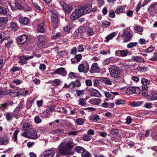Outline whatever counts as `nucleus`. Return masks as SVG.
I'll return each mask as SVG.
<instances>
[{"label":"nucleus","mask_w":157,"mask_h":157,"mask_svg":"<svg viewBox=\"0 0 157 157\" xmlns=\"http://www.w3.org/2000/svg\"><path fill=\"white\" fill-rule=\"evenodd\" d=\"M75 146V144L71 140L67 142H61L58 147L59 152L61 155H65L72 154L73 152L71 149Z\"/></svg>","instance_id":"obj_1"},{"label":"nucleus","mask_w":157,"mask_h":157,"mask_svg":"<svg viewBox=\"0 0 157 157\" xmlns=\"http://www.w3.org/2000/svg\"><path fill=\"white\" fill-rule=\"evenodd\" d=\"M109 70L111 77L116 79L119 82H124L122 71L119 67L112 66L109 68Z\"/></svg>","instance_id":"obj_2"},{"label":"nucleus","mask_w":157,"mask_h":157,"mask_svg":"<svg viewBox=\"0 0 157 157\" xmlns=\"http://www.w3.org/2000/svg\"><path fill=\"white\" fill-rule=\"evenodd\" d=\"M82 6L75 9V10L71 15L70 18L72 20H75L79 17L84 15Z\"/></svg>","instance_id":"obj_3"},{"label":"nucleus","mask_w":157,"mask_h":157,"mask_svg":"<svg viewBox=\"0 0 157 157\" xmlns=\"http://www.w3.org/2000/svg\"><path fill=\"white\" fill-rule=\"evenodd\" d=\"M17 41L19 44L26 45L29 42V37L27 35H22L17 38Z\"/></svg>","instance_id":"obj_4"},{"label":"nucleus","mask_w":157,"mask_h":157,"mask_svg":"<svg viewBox=\"0 0 157 157\" xmlns=\"http://www.w3.org/2000/svg\"><path fill=\"white\" fill-rule=\"evenodd\" d=\"M55 153V148L48 149L44 151L40 157H53Z\"/></svg>","instance_id":"obj_5"},{"label":"nucleus","mask_w":157,"mask_h":157,"mask_svg":"<svg viewBox=\"0 0 157 157\" xmlns=\"http://www.w3.org/2000/svg\"><path fill=\"white\" fill-rule=\"evenodd\" d=\"M127 94H131L134 93L139 94L140 92V89L138 87H130L126 88L125 90Z\"/></svg>","instance_id":"obj_6"},{"label":"nucleus","mask_w":157,"mask_h":157,"mask_svg":"<svg viewBox=\"0 0 157 157\" xmlns=\"http://www.w3.org/2000/svg\"><path fill=\"white\" fill-rule=\"evenodd\" d=\"M51 21L52 27L56 29L58 24V16L57 13H52L51 16Z\"/></svg>","instance_id":"obj_7"},{"label":"nucleus","mask_w":157,"mask_h":157,"mask_svg":"<svg viewBox=\"0 0 157 157\" xmlns=\"http://www.w3.org/2000/svg\"><path fill=\"white\" fill-rule=\"evenodd\" d=\"M157 11V4H151L148 8V12L151 16H154Z\"/></svg>","instance_id":"obj_8"},{"label":"nucleus","mask_w":157,"mask_h":157,"mask_svg":"<svg viewBox=\"0 0 157 157\" xmlns=\"http://www.w3.org/2000/svg\"><path fill=\"white\" fill-rule=\"evenodd\" d=\"M123 36V39L125 42H128L132 39V35L127 30L124 31Z\"/></svg>","instance_id":"obj_9"},{"label":"nucleus","mask_w":157,"mask_h":157,"mask_svg":"<svg viewBox=\"0 0 157 157\" xmlns=\"http://www.w3.org/2000/svg\"><path fill=\"white\" fill-rule=\"evenodd\" d=\"M85 67L86 71H88L89 69V65L88 63H86L85 64L83 62L78 66V69L80 72H83L85 70Z\"/></svg>","instance_id":"obj_10"},{"label":"nucleus","mask_w":157,"mask_h":157,"mask_svg":"<svg viewBox=\"0 0 157 157\" xmlns=\"http://www.w3.org/2000/svg\"><path fill=\"white\" fill-rule=\"evenodd\" d=\"M10 139L6 135L0 137V145H6L9 143Z\"/></svg>","instance_id":"obj_11"},{"label":"nucleus","mask_w":157,"mask_h":157,"mask_svg":"<svg viewBox=\"0 0 157 157\" xmlns=\"http://www.w3.org/2000/svg\"><path fill=\"white\" fill-rule=\"evenodd\" d=\"M9 33L8 31H5L0 33V43L2 42L3 40L9 38Z\"/></svg>","instance_id":"obj_12"},{"label":"nucleus","mask_w":157,"mask_h":157,"mask_svg":"<svg viewBox=\"0 0 157 157\" xmlns=\"http://www.w3.org/2000/svg\"><path fill=\"white\" fill-rule=\"evenodd\" d=\"M36 41L39 46H42L44 44L45 41V37L42 35H40L36 38Z\"/></svg>","instance_id":"obj_13"},{"label":"nucleus","mask_w":157,"mask_h":157,"mask_svg":"<svg viewBox=\"0 0 157 157\" xmlns=\"http://www.w3.org/2000/svg\"><path fill=\"white\" fill-rule=\"evenodd\" d=\"M100 68L98 64L96 63H94L92 65L91 69L90 71V73H97L100 71Z\"/></svg>","instance_id":"obj_14"},{"label":"nucleus","mask_w":157,"mask_h":157,"mask_svg":"<svg viewBox=\"0 0 157 157\" xmlns=\"http://www.w3.org/2000/svg\"><path fill=\"white\" fill-rule=\"evenodd\" d=\"M19 21L20 23L24 25H27L29 23V19L25 17L20 16L19 18Z\"/></svg>","instance_id":"obj_15"},{"label":"nucleus","mask_w":157,"mask_h":157,"mask_svg":"<svg viewBox=\"0 0 157 157\" xmlns=\"http://www.w3.org/2000/svg\"><path fill=\"white\" fill-rule=\"evenodd\" d=\"M33 56H22L21 57L20 60L19 62V63L21 65H23L25 63V60H27L29 59H30L33 58Z\"/></svg>","instance_id":"obj_16"},{"label":"nucleus","mask_w":157,"mask_h":157,"mask_svg":"<svg viewBox=\"0 0 157 157\" xmlns=\"http://www.w3.org/2000/svg\"><path fill=\"white\" fill-rule=\"evenodd\" d=\"M100 81L102 83H104L107 85H111L112 84L111 79L108 78L104 77H101Z\"/></svg>","instance_id":"obj_17"},{"label":"nucleus","mask_w":157,"mask_h":157,"mask_svg":"<svg viewBox=\"0 0 157 157\" xmlns=\"http://www.w3.org/2000/svg\"><path fill=\"white\" fill-rule=\"evenodd\" d=\"M33 129V126L30 123L25 122L23 125L22 129L23 130L30 131Z\"/></svg>","instance_id":"obj_18"},{"label":"nucleus","mask_w":157,"mask_h":157,"mask_svg":"<svg viewBox=\"0 0 157 157\" xmlns=\"http://www.w3.org/2000/svg\"><path fill=\"white\" fill-rule=\"evenodd\" d=\"M101 101V100L99 98H91L89 101L90 103L94 105H99Z\"/></svg>","instance_id":"obj_19"},{"label":"nucleus","mask_w":157,"mask_h":157,"mask_svg":"<svg viewBox=\"0 0 157 157\" xmlns=\"http://www.w3.org/2000/svg\"><path fill=\"white\" fill-rule=\"evenodd\" d=\"M82 9L83 10V12L84 14L90 13L91 11V7L90 5L86 4L85 5L83 6H82Z\"/></svg>","instance_id":"obj_20"},{"label":"nucleus","mask_w":157,"mask_h":157,"mask_svg":"<svg viewBox=\"0 0 157 157\" xmlns=\"http://www.w3.org/2000/svg\"><path fill=\"white\" fill-rule=\"evenodd\" d=\"M60 4L63 6V9L66 12H69L72 9V7L66 3L64 4L62 2H60Z\"/></svg>","instance_id":"obj_21"},{"label":"nucleus","mask_w":157,"mask_h":157,"mask_svg":"<svg viewBox=\"0 0 157 157\" xmlns=\"http://www.w3.org/2000/svg\"><path fill=\"white\" fill-rule=\"evenodd\" d=\"M56 72L57 74H59L63 76H65L67 74V72L64 70V69L62 67H60L56 69Z\"/></svg>","instance_id":"obj_22"},{"label":"nucleus","mask_w":157,"mask_h":157,"mask_svg":"<svg viewBox=\"0 0 157 157\" xmlns=\"http://www.w3.org/2000/svg\"><path fill=\"white\" fill-rule=\"evenodd\" d=\"M29 133L30 138L33 139H36L38 138V136L37 134V132L33 128L31 130Z\"/></svg>","instance_id":"obj_23"},{"label":"nucleus","mask_w":157,"mask_h":157,"mask_svg":"<svg viewBox=\"0 0 157 157\" xmlns=\"http://www.w3.org/2000/svg\"><path fill=\"white\" fill-rule=\"evenodd\" d=\"M9 95L12 97H14L20 95V94L18 90L16 89L11 91L9 93Z\"/></svg>","instance_id":"obj_24"},{"label":"nucleus","mask_w":157,"mask_h":157,"mask_svg":"<svg viewBox=\"0 0 157 157\" xmlns=\"http://www.w3.org/2000/svg\"><path fill=\"white\" fill-rule=\"evenodd\" d=\"M74 150L77 152L78 153H81L82 154L86 150L83 147L80 146H76L75 147Z\"/></svg>","instance_id":"obj_25"},{"label":"nucleus","mask_w":157,"mask_h":157,"mask_svg":"<svg viewBox=\"0 0 157 157\" xmlns=\"http://www.w3.org/2000/svg\"><path fill=\"white\" fill-rule=\"evenodd\" d=\"M44 26V22H42V23L38 25L37 29V31L42 33H44L45 30Z\"/></svg>","instance_id":"obj_26"},{"label":"nucleus","mask_w":157,"mask_h":157,"mask_svg":"<svg viewBox=\"0 0 157 157\" xmlns=\"http://www.w3.org/2000/svg\"><path fill=\"white\" fill-rule=\"evenodd\" d=\"M116 36V33L115 32H113L108 35L105 37V42L107 43L108 42L109 40L112 39L113 38Z\"/></svg>","instance_id":"obj_27"},{"label":"nucleus","mask_w":157,"mask_h":157,"mask_svg":"<svg viewBox=\"0 0 157 157\" xmlns=\"http://www.w3.org/2000/svg\"><path fill=\"white\" fill-rule=\"evenodd\" d=\"M149 97L150 99L151 100H157V91H152Z\"/></svg>","instance_id":"obj_28"},{"label":"nucleus","mask_w":157,"mask_h":157,"mask_svg":"<svg viewBox=\"0 0 157 157\" xmlns=\"http://www.w3.org/2000/svg\"><path fill=\"white\" fill-rule=\"evenodd\" d=\"M132 59L135 61L137 62L144 63V59L141 57L137 56H132Z\"/></svg>","instance_id":"obj_29"},{"label":"nucleus","mask_w":157,"mask_h":157,"mask_svg":"<svg viewBox=\"0 0 157 157\" xmlns=\"http://www.w3.org/2000/svg\"><path fill=\"white\" fill-rule=\"evenodd\" d=\"M62 82L59 79H56L52 81V84L53 86H58L60 85L62 83Z\"/></svg>","instance_id":"obj_30"},{"label":"nucleus","mask_w":157,"mask_h":157,"mask_svg":"<svg viewBox=\"0 0 157 157\" xmlns=\"http://www.w3.org/2000/svg\"><path fill=\"white\" fill-rule=\"evenodd\" d=\"M73 26L71 23H69L66 25L63 28V30L66 32H68L72 28Z\"/></svg>","instance_id":"obj_31"},{"label":"nucleus","mask_w":157,"mask_h":157,"mask_svg":"<svg viewBox=\"0 0 157 157\" xmlns=\"http://www.w3.org/2000/svg\"><path fill=\"white\" fill-rule=\"evenodd\" d=\"M136 69L139 71L145 72L147 71L148 67L145 66L139 65Z\"/></svg>","instance_id":"obj_32"},{"label":"nucleus","mask_w":157,"mask_h":157,"mask_svg":"<svg viewBox=\"0 0 157 157\" xmlns=\"http://www.w3.org/2000/svg\"><path fill=\"white\" fill-rule=\"evenodd\" d=\"M134 29L136 32L139 33L141 35L142 34V32L143 31L142 28L140 26L135 25L134 26Z\"/></svg>","instance_id":"obj_33"},{"label":"nucleus","mask_w":157,"mask_h":157,"mask_svg":"<svg viewBox=\"0 0 157 157\" xmlns=\"http://www.w3.org/2000/svg\"><path fill=\"white\" fill-rule=\"evenodd\" d=\"M10 27L12 30L14 31L17 30L18 29V27L17 24L14 22H12L11 23Z\"/></svg>","instance_id":"obj_34"},{"label":"nucleus","mask_w":157,"mask_h":157,"mask_svg":"<svg viewBox=\"0 0 157 157\" xmlns=\"http://www.w3.org/2000/svg\"><path fill=\"white\" fill-rule=\"evenodd\" d=\"M91 95L93 96L97 97H100L101 96V94L96 90H93L91 92Z\"/></svg>","instance_id":"obj_35"},{"label":"nucleus","mask_w":157,"mask_h":157,"mask_svg":"<svg viewBox=\"0 0 157 157\" xmlns=\"http://www.w3.org/2000/svg\"><path fill=\"white\" fill-rule=\"evenodd\" d=\"M9 18L8 17H0V24H6Z\"/></svg>","instance_id":"obj_36"},{"label":"nucleus","mask_w":157,"mask_h":157,"mask_svg":"<svg viewBox=\"0 0 157 157\" xmlns=\"http://www.w3.org/2000/svg\"><path fill=\"white\" fill-rule=\"evenodd\" d=\"M5 116L7 121H9L12 119L13 115L12 113L7 112L6 113Z\"/></svg>","instance_id":"obj_37"},{"label":"nucleus","mask_w":157,"mask_h":157,"mask_svg":"<svg viewBox=\"0 0 157 157\" xmlns=\"http://www.w3.org/2000/svg\"><path fill=\"white\" fill-rule=\"evenodd\" d=\"M143 103L142 101L133 102L131 103L130 105L132 107H136L140 105Z\"/></svg>","instance_id":"obj_38"},{"label":"nucleus","mask_w":157,"mask_h":157,"mask_svg":"<svg viewBox=\"0 0 157 157\" xmlns=\"http://www.w3.org/2000/svg\"><path fill=\"white\" fill-rule=\"evenodd\" d=\"M87 34L89 36H92L94 33V29L90 27L88 28L87 30Z\"/></svg>","instance_id":"obj_39"},{"label":"nucleus","mask_w":157,"mask_h":157,"mask_svg":"<svg viewBox=\"0 0 157 157\" xmlns=\"http://www.w3.org/2000/svg\"><path fill=\"white\" fill-rule=\"evenodd\" d=\"M7 12V10L6 8L2 7L1 5H0V14H2L5 15Z\"/></svg>","instance_id":"obj_40"},{"label":"nucleus","mask_w":157,"mask_h":157,"mask_svg":"<svg viewBox=\"0 0 157 157\" xmlns=\"http://www.w3.org/2000/svg\"><path fill=\"white\" fill-rule=\"evenodd\" d=\"M70 85L71 87L68 90V91L70 92H74L75 90V82H72L70 83Z\"/></svg>","instance_id":"obj_41"},{"label":"nucleus","mask_w":157,"mask_h":157,"mask_svg":"<svg viewBox=\"0 0 157 157\" xmlns=\"http://www.w3.org/2000/svg\"><path fill=\"white\" fill-rule=\"evenodd\" d=\"M51 114L49 112L47 109L44 111L42 114V116L43 117H48L49 115Z\"/></svg>","instance_id":"obj_42"},{"label":"nucleus","mask_w":157,"mask_h":157,"mask_svg":"<svg viewBox=\"0 0 157 157\" xmlns=\"http://www.w3.org/2000/svg\"><path fill=\"white\" fill-rule=\"evenodd\" d=\"M10 105V104H8L7 103H4L3 104L0 105V110H3L6 109L8 105Z\"/></svg>","instance_id":"obj_43"},{"label":"nucleus","mask_w":157,"mask_h":157,"mask_svg":"<svg viewBox=\"0 0 157 157\" xmlns=\"http://www.w3.org/2000/svg\"><path fill=\"white\" fill-rule=\"evenodd\" d=\"M150 81L146 78H143L141 80V83L144 85H148L150 83Z\"/></svg>","instance_id":"obj_44"},{"label":"nucleus","mask_w":157,"mask_h":157,"mask_svg":"<svg viewBox=\"0 0 157 157\" xmlns=\"http://www.w3.org/2000/svg\"><path fill=\"white\" fill-rule=\"evenodd\" d=\"M138 43L136 42H131L127 45V48H132L133 47L136 46Z\"/></svg>","instance_id":"obj_45"},{"label":"nucleus","mask_w":157,"mask_h":157,"mask_svg":"<svg viewBox=\"0 0 157 157\" xmlns=\"http://www.w3.org/2000/svg\"><path fill=\"white\" fill-rule=\"evenodd\" d=\"M21 3V1H18V0H15V4L18 9H21L22 8Z\"/></svg>","instance_id":"obj_46"},{"label":"nucleus","mask_w":157,"mask_h":157,"mask_svg":"<svg viewBox=\"0 0 157 157\" xmlns=\"http://www.w3.org/2000/svg\"><path fill=\"white\" fill-rule=\"evenodd\" d=\"M18 133V131L17 130H15L14 132L12 138L14 141L16 142L17 141V135Z\"/></svg>","instance_id":"obj_47"},{"label":"nucleus","mask_w":157,"mask_h":157,"mask_svg":"<svg viewBox=\"0 0 157 157\" xmlns=\"http://www.w3.org/2000/svg\"><path fill=\"white\" fill-rule=\"evenodd\" d=\"M124 10L122 7L121 6L118 7L115 11V13L117 14L120 13H123Z\"/></svg>","instance_id":"obj_48"},{"label":"nucleus","mask_w":157,"mask_h":157,"mask_svg":"<svg viewBox=\"0 0 157 157\" xmlns=\"http://www.w3.org/2000/svg\"><path fill=\"white\" fill-rule=\"evenodd\" d=\"M128 52L126 50H121V56L122 57L126 56L128 54Z\"/></svg>","instance_id":"obj_49"},{"label":"nucleus","mask_w":157,"mask_h":157,"mask_svg":"<svg viewBox=\"0 0 157 157\" xmlns=\"http://www.w3.org/2000/svg\"><path fill=\"white\" fill-rule=\"evenodd\" d=\"M77 74L75 73L71 72L69 74V76L71 78L74 79L77 77Z\"/></svg>","instance_id":"obj_50"},{"label":"nucleus","mask_w":157,"mask_h":157,"mask_svg":"<svg viewBox=\"0 0 157 157\" xmlns=\"http://www.w3.org/2000/svg\"><path fill=\"white\" fill-rule=\"evenodd\" d=\"M22 81L21 80L18 79H14L12 81L13 83L14 84L16 85H20L22 83Z\"/></svg>","instance_id":"obj_51"},{"label":"nucleus","mask_w":157,"mask_h":157,"mask_svg":"<svg viewBox=\"0 0 157 157\" xmlns=\"http://www.w3.org/2000/svg\"><path fill=\"white\" fill-rule=\"evenodd\" d=\"M79 104L83 106L86 105V103L85 102V99L82 98H80L79 100Z\"/></svg>","instance_id":"obj_52"},{"label":"nucleus","mask_w":157,"mask_h":157,"mask_svg":"<svg viewBox=\"0 0 157 157\" xmlns=\"http://www.w3.org/2000/svg\"><path fill=\"white\" fill-rule=\"evenodd\" d=\"M92 138L91 136L89 135H86L84 136L83 137V139L85 141H89Z\"/></svg>","instance_id":"obj_53"},{"label":"nucleus","mask_w":157,"mask_h":157,"mask_svg":"<svg viewBox=\"0 0 157 157\" xmlns=\"http://www.w3.org/2000/svg\"><path fill=\"white\" fill-rule=\"evenodd\" d=\"M34 120L36 124H39L41 122V120L40 117L38 116H36L34 118Z\"/></svg>","instance_id":"obj_54"},{"label":"nucleus","mask_w":157,"mask_h":157,"mask_svg":"<svg viewBox=\"0 0 157 157\" xmlns=\"http://www.w3.org/2000/svg\"><path fill=\"white\" fill-rule=\"evenodd\" d=\"M83 157H90L91 155L88 152L85 150L81 155Z\"/></svg>","instance_id":"obj_55"},{"label":"nucleus","mask_w":157,"mask_h":157,"mask_svg":"<svg viewBox=\"0 0 157 157\" xmlns=\"http://www.w3.org/2000/svg\"><path fill=\"white\" fill-rule=\"evenodd\" d=\"M86 32V29L84 27L80 26L78 29V32L80 33H82Z\"/></svg>","instance_id":"obj_56"},{"label":"nucleus","mask_w":157,"mask_h":157,"mask_svg":"<svg viewBox=\"0 0 157 157\" xmlns=\"http://www.w3.org/2000/svg\"><path fill=\"white\" fill-rule=\"evenodd\" d=\"M99 117L98 115H94L92 117V121L93 122H96L99 120Z\"/></svg>","instance_id":"obj_57"},{"label":"nucleus","mask_w":157,"mask_h":157,"mask_svg":"<svg viewBox=\"0 0 157 157\" xmlns=\"http://www.w3.org/2000/svg\"><path fill=\"white\" fill-rule=\"evenodd\" d=\"M120 137L114 135L112 136L111 137V140L116 142H118L119 141Z\"/></svg>","instance_id":"obj_58"},{"label":"nucleus","mask_w":157,"mask_h":157,"mask_svg":"<svg viewBox=\"0 0 157 157\" xmlns=\"http://www.w3.org/2000/svg\"><path fill=\"white\" fill-rule=\"evenodd\" d=\"M109 131L111 134L114 135L117 134L118 132V130L117 129H109Z\"/></svg>","instance_id":"obj_59"},{"label":"nucleus","mask_w":157,"mask_h":157,"mask_svg":"<svg viewBox=\"0 0 157 157\" xmlns=\"http://www.w3.org/2000/svg\"><path fill=\"white\" fill-rule=\"evenodd\" d=\"M33 5L36 11L40 12V11H41V8L37 3H33Z\"/></svg>","instance_id":"obj_60"},{"label":"nucleus","mask_w":157,"mask_h":157,"mask_svg":"<svg viewBox=\"0 0 157 157\" xmlns=\"http://www.w3.org/2000/svg\"><path fill=\"white\" fill-rule=\"evenodd\" d=\"M76 122L78 125H82L84 123V121L82 119L79 118L76 120Z\"/></svg>","instance_id":"obj_61"},{"label":"nucleus","mask_w":157,"mask_h":157,"mask_svg":"<svg viewBox=\"0 0 157 157\" xmlns=\"http://www.w3.org/2000/svg\"><path fill=\"white\" fill-rule=\"evenodd\" d=\"M125 101L124 100L121 99H118L116 101L115 103L116 104L119 105L121 104H124Z\"/></svg>","instance_id":"obj_62"},{"label":"nucleus","mask_w":157,"mask_h":157,"mask_svg":"<svg viewBox=\"0 0 157 157\" xmlns=\"http://www.w3.org/2000/svg\"><path fill=\"white\" fill-rule=\"evenodd\" d=\"M13 116L16 119H18L20 117V114L19 112H17V113L16 112H14V111H13Z\"/></svg>","instance_id":"obj_63"},{"label":"nucleus","mask_w":157,"mask_h":157,"mask_svg":"<svg viewBox=\"0 0 157 157\" xmlns=\"http://www.w3.org/2000/svg\"><path fill=\"white\" fill-rule=\"evenodd\" d=\"M151 136L153 139L157 140V132L152 131V132Z\"/></svg>","instance_id":"obj_64"}]
</instances>
